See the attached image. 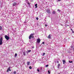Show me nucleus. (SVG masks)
Returning <instances> with one entry per match:
<instances>
[{
  "mask_svg": "<svg viewBox=\"0 0 74 74\" xmlns=\"http://www.w3.org/2000/svg\"><path fill=\"white\" fill-rule=\"evenodd\" d=\"M9 71L8 70L7 71V72H8Z\"/></svg>",
  "mask_w": 74,
  "mask_h": 74,
  "instance_id": "473e14b6",
  "label": "nucleus"
},
{
  "mask_svg": "<svg viewBox=\"0 0 74 74\" xmlns=\"http://www.w3.org/2000/svg\"><path fill=\"white\" fill-rule=\"evenodd\" d=\"M35 8H37V4H36L35 5Z\"/></svg>",
  "mask_w": 74,
  "mask_h": 74,
  "instance_id": "9b49d317",
  "label": "nucleus"
},
{
  "mask_svg": "<svg viewBox=\"0 0 74 74\" xmlns=\"http://www.w3.org/2000/svg\"><path fill=\"white\" fill-rule=\"evenodd\" d=\"M45 55V53H43V54L42 55V56H44Z\"/></svg>",
  "mask_w": 74,
  "mask_h": 74,
  "instance_id": "412c9836",
  "label": "nucleus"
},
{
  "mask_svg": "<svg viewBox=\"0 0 74 74\" xmlns=\"http://www.w3.org/2000/svg\"><path fill=\"white\" fill-rule=\"evenodd\" d=\"M68 26H69V25H68Z\"/></svg>",
  "mask_w": 74,
  "mask_h": 74,
  "instance_id": "4c0bfd02",
  "label": "nucleus"
},
{
  "mask_svg": "<svg viewBox=\"0 0 74 74\" xmlns=\"http://www.w3.org/2000/svg\"><path fill=\"white\" fill-rule=\"evenodd\" d=\"M62 61H63V64H64V63H66V61H65V60H63Z\"/></svg>",
  "mask_w": 74,
  "mask_h": 74,
  "instance_id": "6e6552de",
  "label": "nucleus"
},
{
  "mask_svg": "<svg viewBox=\"0 0 74 74\" xmlns=\"http://www.w3.org/2000/svg\"><path fill=\"white\" fill-rule=\"evenodd\" d=\"M72 48H73V51H74V46H73V47H71Z\"/></svg>",
  "mask_w": 74,
  "mask_h": 74,
  "instance_id": "a211bd4d",
  "label": "nucleus"
},
{
  "mask_svg": "<svg viewBox=\"0 0 74 74\" xmlns=\"http://www.w3.org/2000/svg\"><path fill=\"white\" fill-rule=\"evenodd\" d=\"M46 12H47L48 14H50L51 12H50V10L49 9H48L46 10Z\"/></svg>",
  "mask_w": 74,
  "mask_h": 74,
  "instance_id": "39448f33",
  "label": "nucleus"
},
{
  "mask_svg": "<svg viewBox=\"0 0 74 74\" xmlns=\"http://www.w3.org/2000/svg\"><path fill=\"white\" fill-rule=\"evenodd\" d=\"M69 63H72L73 62V61H69Z\"/></svg>",
  "mask_w": 74,
  "mask_h": 74,
  "instance_id": "5701e85b",
  "label": "nucleus"
},
{
  "mask_svg": "<svg viewBox=\"0 0 74 74\" xmlns=\"http://www.w3.org/2000/svg\"><path fill=\"white\" fill-rule=\"evenodd\" d=\"M58 69H59V68H60V64H58Z\"/></svg>",
  "mask_w": 74,
  "mask_h": 74,
  "instance_id": "1a4fd4ad",
  "label": "nucleus"
},
{
  "mask_svg": "<svg viewBox=\"0 0 74 74\" xmlns=\"http://www.w3.org/2000/svg\"><path fill=\"white\" fill-rule=\"evenodd\" d=\"M45 67H48V64L45 65Z\"/></svg>",
  "mask_w": 74,
  "mask_h": 74,
  "instance_id": "6ab92c4d",
  "label": "nucleus"
},
{
  "mask_svg": "<svg viewBox=\"0 0 74 74\" xmlns=\"http://www.w3.org/2000/svg\"><path fill=\"white\" fill-rule=\"evenodd\" d=\"M71 30L72 31H73V29H71Z\"/></svg>",
  "mask_w": 74,
  "mask_h": 74,
  "instance_id": "72a5a7b5",
  "label": "nucleus"
},
{
  "mask_svg": "<svg viewBox=\"0 0 74 74\" xmlns=\"http://www.w3.org/2000/svg\"><path fill=\"white\" fill-rule=\"evenodd\" d=\"M37 71H38V72H40V70H39V69H38L37 70Z\"/></svg>",
  "mask_w": 74,
  "mask_h": 74,
  "instance_id": "b1692460",
  "label": "nucleus"
},
{
  "mask_svg": "<svg viewBox=\"0 0 74 74\" xmlns=\"http://www.w3.org/2000/svg\"><path fill=\"white\" fill-rule=\"evenodd\" d=\"M14 32H16V31H14Z\"/></svg>",
  "mask_w": 74,
  "mask_h": 74,
  "instance_id": "f704fd0d",
  "label": "nucleus"
},
{
  "mask_svg": "<svg viewBox=\"0 0 74 74\" xmlns=\"http://www.w3.org/2000/svg\"><path fill=\"white\" fill-rule=\"evenodd\" d=\"M48 26V25H47V24H45V26L46 27V26Z\"/></svg>",
  "mask_w": 74,
  "mask_h": 74,
  "instance_id": "c85d7f7f",
  "label": "nucleus"
},
{
  "mask_svg": "<svg viewBox=\"0 0 74 74\" xmlns=\"http://www.w3.org/2000/svg\"><path fill=\"white\" fill-rule=\"evenodd\" d=\"M16 5V3L15 2H14L13 4V6L14 7V6H15Z\"/></svg>",
  "mask_w": 74,
  "mask_h": 74,
  "instance_id": "423d86ee",
  "label": "nucleus"
},
{
  "mask_svg": "<svg viewBox=\"0 0 74 74\" xmlns=\"http://www.w3.org/2000/svg\"><path fill=\"white\" fill-rule=\"evenodd\" d=\"M73 33H74V31H72Z\"/></svg>",
  "mask_w": 74,
  "mask_h": 74,
  "instance_id": "2f4dec72",
  "label": "nucleus"
},
{
  "mask_svg": "<svg viewBox=\"0 0 74 74\" xmlns=\"http://www.w3.org/2000/svg\"><path fill=\"white\" fill-rule=\"evenodd\" d=\"M30 63L29 62H27V65H29L30 64Z\"/></svg>",
  "mask_w": 74,
  "mask_h": 74,
  "instance_id": "f8f14e48",
  "label": "nucleus"
},
{
  "mask_svg": "<svg viewBox=\"0 0 74 74\" xmlns=\"http://www.w3.org/2000/svg\"><path fill=\"white\" fill-rule=\"evenodd\" d=\"M29 68L30 69H32V66H30Z\"/></svg>",
  "mask_w": 74,
  "mask_h": 74,
  "instance_id": "aec40b11",
  "label": "nucleus"
},
{
  "mask_svg": "<svg viewBox=\"0 0 74 74\" xmlns=\"http://www.w3.org/2000/svg\"><path fill=\"white\" fill-rule=\"evenodd\" d=\"M58 1H60L62 0H58Z\"/></svg>",
  "mask_w": 74,
  "mask_h": 74,
  "instance_id": "c756f323",
  "label": "nucleus"
},
{
  "mask_svg": "<svg viewBox=\"0 0 74 74\" xmlns=\"http://www.w3.org/2000/svg\"><path fill=\"white\" fill-rule=\"evenodd\" d=\"M15 57H16L17 56V54L16 53L14 55Z\"/></svg>",
  "mask_w": 74,
  "mask_h": 74,
  "instance_id": "dca6fc26",
  "label": "nucleus"
},
{
  "mask_svg": "<svg viewBox=\"0 0 74 74\" xmlns=\"http://www.w3.org/2000/svg\"><path fill=\"white\" fill-rule=\"evenodd\" d=\"M3 44V38L1 37L0 39V45H2Z\"/></svg>",
  "mask_w": 74,
  "mask_h": 74,
  "instance_id": "f03ea898",
  "label": "nucleus"
},
{
  "mask_svg": "<svg viewBox=\"0 0 74 74\" xmlns=\"http://www.w3.org/2000/svg\"><path fill=\"white\" fill-rule=\"evenodd\" d=\"M31 52V50H28L27 52Z\"/></svg>",
  "mask_w": 74,
  "mask_h": 74,
  "instance_id": "f3484780",
  "label": "nucleus"
},
{
  "mask_svg": "<svg viewBox=\"0 0 74 74\" xmlns=\"http://www.w3.org/2000/svg\"><path fill=\"white\" fill-rule=\"evenodd\" d=\"M5 39H7V40H9V39H10V37H9V36L7 35H5Z\"/></svg>",
  "mask_w": 74,
  "mask_h": 74,
  "instance_id": "20e7f679",
  "label": "nucleus"
},
{
  "mask_svg": "<svg viewBox=\"0 0 74 74\" xmlns=\"http://www.w3.org/2000/svg\"><path fill=\"white\" fill-rule=\"evenodd\" d=\"M23 53L24 56H25V55H26V53H25V52H23Z\"/></svg>",
  "mask_w": 74,
  "mask_h": 74,
  "instance_id": "9d476101",
  "label": "nucleus"
},
{
  "mask_svg": "<svg viewBox=\"0 0 74 74\" xmlns=\"http://www.w3.org/2000/svg\"><path fill=\"white\" fill-rule=\"evenodd\" d=\"M40 41H41V40L40 38H39L37 39V42L38 43V44H40Z\"/></svg>",
  "mask_w": 74,
  "mask_h": 74,
  "instance_id": "7ed1b4c3",
  "label": "nucleus"
},
{
  "mask_svg": "<svg viewBox=\"0 0 74 74\" xmlns=\"http://www.w3.org/2000/svg\"><path fill=\"white\" fill-rule=\"evenodd\" d=\"M27 4L29 6H30V3H27Z\"/></svg>",
  "mask_w": 74,
  "mask_h": 74,
  "instance_id": "2eb2a0df",
  "label": "nucleus"
},
{
  "mask_svg": "<svg viewBox=\"0 0 74 74\" xmlns=\"http://www.w3.org/2000/svg\"><path fill=\"white\" fill-rule=\"evenodd\" d=\"M48 74H50V73H51V72H50V71H48Z\"/></svg>",
  "mask_w": 74,
  "mask_h": 74,
  "instance_id": "4be33fe9",
  "label": "nucleus"
},
{
  "mask_svg": "<svg viewBox=\"0 0 74 74\" xmlns=\"http://www.w3.org/2000/svg\"><path fill=\"white\" fill-rule=\"evenodd\" d=\"M14 74H16V71H15L14 72Z\"/></svg>",
  "mask_w": 74,
  "mask_h": 74,
  "instance_id": "a878e982",
  "label": "nucleus"
},
{
  "mask_svg": "<svg viewBox=\"0 0 74 74\" xmlns=\"http://www.w3.org/2000/svg\"><path fill=\"white\" fill-rule=\"evenodd\" d=\"M55 13H56V12H55V11H53V14H55Z\"/></svg>",
  "mask_w": 74,
  "mask_h": 74,
  "instance_id": "ddd939ff",
  "label": "nucleus"
},
{
  "mask_svg": "<svg viewBox=\"0 0 74 74\" xmlns=\"http://www.w3.org/2000/svg\"><path fill=\"white\" fill-rule=\"evenodd\" d=\"M34 47H32V48H34Z\"/></svg>",
  "mask_w": 74,
  "mask_h": 74,
  "instance_id": "c9c22d12",
  "label": "nucleus"
},
{
  "mask_svg": "<svg viewBox=\"0 0 74 74\" xmlns=\"http://www.w3.org/2000/svg\"><path fill=\"white\" fill-rule=\"evenodd\" d=\"M57 63H59V61H57Z\"/></svg>",
  "mask_w": 74,
  "mask_h": 74,
  "instance_id": "7c9ffc66",
  "label": "nucleus"
},
{
  "mask_svg": "<svg viewBox=\"0 0 74 74\" xmlns=\"http://www.w3.org/2000/svg\"><path fill=\"white\" fill-rule=\"evenodd\" d=\"M9 71H11V70H10V69L9 70Z\"/></svg>",
  "mask_w": 74,
  "mask_h": 74,
  "instance_id": "e433bc0d",
  "label": "nucleus"
},
{
  "mask_svg": "<svg viewBox=\"0 0 74 74\" xmlns=\"http://www.w3.org/2000/svg\"><path fill=\"white\" fill-rule=\"evenodd\" d=\"M36 19H37V20H38V17H36Z\"/></svg>",
  "mask_w": 74,
  "mask_h": 74,
  "instance_id": "393cba45",
  "label": "nucleus"
},
{
  "mask_svg": "<svg viewBox=\"0 0 74 74\" xmlns=\"http://www.w3.org/2000/svg\"><path fill=\"white\" fill-rule=\"evenodd\" d=\"M2 29V27L1 26H0V30H1Z\"/></svg>",
  "mask_w": 74,
  "mask_h": 74,
  "instance_id": "4468645a",
  "label": "nucleus"
},
{
  "mask_svg": "<svg viewBox=\"0 0 74 74\" xmlns=\"http://www.w3.org/2000/svg\"><path fill=\"white\" fill-rule=\"evenodd\" d=\"M58 11H59V12H60V10H59V9L58 10Z\"/></svg>",
  "mask_w": 74,
  "mask_h": 74,
  "instance_id": "bb28decb",
  "label": "nucleus"
},
{
  "mask_svg": "<svg viewBox=\"0 0 74 74\" xmlns=\"http://www.w3.org/2000/svg\"><path fill=\"white\" fill-rule=\"evenodd\" d=\"M48 38H51V34H50L47 37Z\"/></svg>",
  "mask_w": 74,
  "mask_h": 74,
  "instance_id": "0eeeda50",
  "label": "nucleus"
},
{
  "mask_svg": "<svg viewBox=\"0 0 74 74\" xmlns=\"http://www.w3.org/2000/svg\"><path fill=\"white\" fill-rule=\"evenodd\" d=\"M42 44H45V42H42Z\"/></svg>",
  "mask_w": 74,
  "mask_h": 74,
  "instance_id": "cd10ccee",
  "label": "nucleus"
},
{
  "mask_svg": "<svg viewBox=\"0 0 74 74\" xmlns=\"http://www.w3.org/2000/svg\"><path fill=\"white\" fill-rule=\"evenodd\" d=\"M34 38V36H33V34H32L30 35L29 36V39L30 40V39H31V38Z\"/></svg>",
  "mask_w": 74,
  "mask_h": 74,
  "instance_id": "f257e3e1",
  "label": "nucleus"
}]
</instances>
